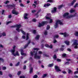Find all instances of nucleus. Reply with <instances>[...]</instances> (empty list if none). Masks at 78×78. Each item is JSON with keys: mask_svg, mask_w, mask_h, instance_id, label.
Returning a JSON list of instances; mask_svg holds the SVG:
<instances>
[{"mask_svg": "<svg viewBox=\"0 0 78 78\" xmlns=\"http://www.w3.org/2000/svg\"><path fill=\"white\" fill-rule=\"evenodd\" d=\"M52 22H53V20L52 19H50L49 21L50 23H51Z\"/></svg>", "mask_w": 78, "mask_h": 78, "instance_id": "473e14b6", "label": "nucleus"}, {"mask_svg": "<svg viewBox=\"0 0 78 78\" xmlns=\"http://www.w3.org/2000/svg\"><path fill=\"white\" fill-rule=\"evenodd\" d=\"M29 38V34H27L26 40H28V39Z\"/></svg>", "mask_w": 78, "mask_h": 78, "instance_id": "b1692460", "label": "nucleus"}, {"mask_svg": "<svg viewBox=\"0 0 78 78\" xmlns=\"http://www.w3.org/2000/svg\"><path fill=\"white\" fill-rule=\"evenodd\" d=\"M40 37V36L39 35H37L35 37V39H36V40H38Z\"/></svg>", "mask_w": 78, "mask_h": 78, "instance_id": "5701e85b", "label": "nucleus"}, {"mask_svg": "<svg viewBox=\"0 0 78 78\" xmlns=\"http://www.w3.org/2000/svg\"><path fill=\"white\" fill-rule=\"evenodd\" d=\"M73 45H76L74 47L75 48H78V46H77L78 45V44L77 43V40H75L74 41V43L73 44Z\"/></svg>", "mask_w": 78, "mask_h": 78, "instance_id": "0eeeda50", "label": "nucleus"}, {"mask_svg": "<svg viewBox=\"0 0 78 78\" xmlns=\"http://www.w3.org/2000/svg\"><path fill=\"white\" fill-rule=\"evenodd\" d=\"M30 42H31V40H30L28 41V42L27 43V44L25 45V46H24V48H27V47H28V45H29V44H30Z\"/></svg>", "mask_w": 78, "mask_h": 78, "instance_id": "f8f14e48", "label": "nucleus"}, {"mask_svg": "<svg viewBox=\"0 0 78 78\" xmlns=\"http://www.w3.org/2000/svg\"><path fill=\"white\" fill-rule=\"evenodd\" d=\"M34 50H36V51H34L33 52L31 51L30 52L31 56H33L34 55V58L35 59H40L41 57V56H38L37 55V51L39 50V48H34Z\"/></svg>", "mask_w": 78, "mask_h": 78, "instance_id": "f257e3e1", "label": "nucleus"}, {"mask_svg": "<svg viewBox=\"0 0 78 78\" xmlns=\"http://www.w3.org/2000/svg\"><path fill=\"white\" fill-rule=\"evenodd\" d=\"M44 34L45 36H46V35H47V30H45L44 32Z\"/></svg>", "mask_w": 78, "mask_h": 78, "instance_id": "a878e982", "label": "nucleus"}, {"mask_svg": "<svg viewBox=\"0 0 78 78\" xmlns=\"http://www.w3.org/2000/svg\"><path fill=\"white\" fill-rule=\"evenodd\" d=\"M57 61H58V62H60V61H61V59H57Z\"/></svg>", "mask_w": 78, "mask_h": 78, "instance_id": "6e6d98bb", "label": "nucleus"}, {"mask_svg": "<svg viewBox=\"0 0 78 78\" xmlns=\"http://www.w3.org/2000/svg\"><path fill=\"white\" fill-rule=\"evenodd\" d=\"M43 55L44 56H45L46 57H48V56H49L48 55H47V54H44Z\"/></svg>", "mask_w": 78, "mask_h": 78, "instance_id": "a19ab883", "label": "nucleus"}, {"mask_svg": "<svg viewBox=\"0 0 78 78\" xmlns=\"http://www.w3.org/2000/svg\"><path fill=\"white\" fill-rule=\"evenodd\" d=\"M39 1L38 0H36L35 1H34V3H35L36 5H37L38 3H39Z\"/></svg>", "mask_w": 78, "mask_h": 78, "instance_id": "f3484780", "label": "nucleus"}, {"mask_svg": "<svg viewBox=\"0 0 78 78\" xmlns=\"http://www.w3.org/2000/svg\"><path fill=\"white\" fill-rule=\"evenodd\" d=\"M53 66V63H52V64H49L48 65V66L50 67H52V66Z\"/></svg>", "mask_w": 78, "mask_h": 78, "instance_id": "393cba45", "label": "nucleus"}, {"mask_svg": "<svg viewBox=\"0 0 78 78\" xmlns=\"http://www.w3.org/2000/svg\"><path fill=\"white\" fill-rule=\"evenodd\" d=\"M76 2V0H74L71 3V5H73V4H74V3Z\"/></svg>", "mask_w": 78, "mask_h": 78, "instance_id": "bb28decb", "label": "nucleus"}, {"mask_svg": "<svg viewBox=\"0 0 78 78\" xmlns=\"http://www.w3.org/2000/svg\"><path fill=\"white\" fill-rule=\"evenodd\" d=\"M56 7H55L54 8V10L52 11V12L53 13L55 12H56Z\"/></svg>", "mask_w": 78, "mask_h": 78, "instance_id": "412c9836", "label": "nucleus"}, {"mask_svg": "<svg viewBox=\"0 0 78 78\" xmlns=\"http://www.w3.org/2000/svg\"><path fill=\"white\" fill-rule=\"evenodd\" d=\"M72 71H71V70L70 69L69 70V72H68L69 73H72Z\"/></svg>", "mask_w": 78, "mask_h": 78, "instance_id": "f704fd0d", "label": "nucleus"}, {"mask_svg": "<svg viewBox=\"0 0 78 78\" xmlns=\"http://www.w3.org/2000/svg\"><path fill=\"white\" fill-rule=\"evenodd\" d=\"M20 73H21V71H19L17 73L18 75H20Z\"/></svg>", "mask_w": 78, "mask_h": 78, "instance_id": "58836bf2", "label": "nucleus"}, {"mask_svg": "<svg viewBox=\"0 0 78 78\" xmlns=\"http://www.w3.org/2000/svg\"><path fill=\"white\" fill-rule=\"evenodd\" d=\"M66 61H70L71 59H66Z\"/></svg>", "mask_w": 78, "mask_h": 78, "instance_id": "052dcab7", "label": "nucleus"}, {"mask_svg": "<svg viewBox=\"0 0 78 78\" xmlns=\"http://www.w3.org/2000/svg\"><path fill=\"white\" fill-rule=\"evenodd\" d=\"M56 42H57L56 40H54V41H53L54 44H55V43H56Z\"/></svg>", "mask_w": 78, "mask_h": 78, "instance_id": "bf43d9fd", "label": "nucleus"}, {"mask_svg": "<svg viewBox=\"0 0 78 78\" xmlns=\"http://www.w3.org/2000/svg\"><path fill=\"white\" fill-rule=\"evenodd\" d=\"M67 50L69 51H71V49L70 48H68L67 49Z\"/></svg>", "mask_w": 78, "mask_h": 78, "instance_id": "0e129e2a", "label": "nucleus"}, {"mask_svg": "<svg viewBox=\"0 0 78 78\" xmlns=\"http://www.w3.org/2000/svg\"><path fill=\"white\" fill-rule=\"evenodd\" d=\"M2 72L0 71V75H2Z\"/></svg>", "mask_w": 78, "mask_h": 78, "instance_id": "774afa93", "label": "nucleus"}, {"mask_svg": "<svg viewBox=\"0 0 78 78\" xmlns=\"http://www.w3.org/2000/svg\"><path fill=\"white\" fill-rule=\"evenodd\" d=\"M69 13H65L63 16V17L64 18H66V19H69V18H70V17H75L76 16V13H75L74 15H70V16H69Z\"/></svg>", "mask_w": 78, "mask_h": 78, "instance_id": "7ed1b4c3", "label": "nucleus"}, {"mask_svg": "<svg viewBox=\"0 0 78 78\" xmlns=\"http://www.w3.org/2000/svg\"><path fill=\"white\" fill-rule=\"evenodd\" d=\"M19 64H20V62H18L16 65V66H18L19 65Z\"/></svg>", "mask_w": 78, "mask_h": 78, "instance_id": "ea45409f", "label": "nucleus"}, {"mask_svg": "<svg viewBox=\"0 0 78 78\" xmlns=\"http://www.w3.org/2000/svg\"><path fill=\"white\" fill-rule=\"evenodd\" d=\"M21 27V25L20 24L18 25V24H16L15 26H12V27H16L17 28L16 29V30L18 32H20V31H21V32L23 34L25 35L26 33L24 32V31H23V30H22V29H20L19 28H20Z\"/></svg>", "mask_w": 78, "mask_h": 78, "instance_id": "f03ea898", "label": "nucleus"}, {"mask_svg": "<svg viewBox=\"0 0 78 78\" xmlns=\"http://www.w3.org/2000/svg\"><path fill=\"white\" fill-rule=\"evenodd\" d=\"M78 5V3H76V5L74 6V8H76Z\"/></svg>", "mask_w": 78, "mask_h": 78, "instance_id": "37998d69", "label": "nucleus"}, {"mask_svg": "<svg viewBox=\"0 0 78 78\" xmlns=\"http://www.w3.org/2000/svg\"><path fill=\"white\" fill-rule=\"evenodd\" d=\"M60 34L61 35H64V37H66V36H69V34H67L66 32H65V33H60Z\"/></svg>", "mask_w": 78, "mask_h": 78, "instance_id": "1a4fd4ad", "label": "nucleus"}, {"mask_svg": "<svg viewBox=\"0 0 78 78\" xmlns=\"http://www.w3.org/2000/svg\"><path fill=\"white\" fill-rule=\"evenodd\" d=\"M33 33H34V34H35L36 33V31L35 30H34L33 31Z\"/></svg>", "mask_w": 78, "mask_h": 78, "instance_id": "72a5a7b5", "label": "nucleus"}, {"mask_svg": "<svg viewBox=\"0 0 78 78\" xmlns=\"http://www.w3.org/2000/svg\"><path fill=\"white\" fill-rule=\"evenodd\" d=\"M69 62H67L65 63V64H66V65H69Z\"/></svg>", "mask_w": 78, "mask_h": 78, "instance_id": "c9c22d12", "label": "nucleus"}, {"mask_svg": "<svg viewBox=\"0 0 78 78\" xmlns=\"http://www.w3.org/2000/svg\"><path fill=\"white\" fill-rule=\"evenodd\" d=\"M38 53L39 55H42V52L41 51H39L38 52Z\"/></svg>", "mask_w": 78, "mask_h": 78, "instance_id": "c85d7f7f", "label": "nucleus"}, {"mask_svg": "<svg viewBox=\"0 0 78 78\" xmlns=\"http://www.w3.org/2000/svg\"><path fill=\"white\" fill-rule=\"evenodd\" d=\"M53 58L55 60L56 59V55H55L53 56Z\"/></svg>", "mask_w": 78, "mask_h": 78, "instance_id": "2f4dec72", "label": "nucleus"}, {"mask_svg": "<svg viewBox=\"0 0 78 78\" xmlns=\"http://www.w3.org/2000/svg\"><path fill=\"white\" fill-rule=\"evenodd\" d=\"M46 19H50V18L46 16Z\"/></svg>", "mask_w": 78, "mask_h": 78, "instance_id": "864d4df0", "label": "nucleus"}, {"mask_svg": "<svg viewBox=\"0 0 78 78\" xmlns=\"http://www.w3.org/2000/svg\"><path fill=\"white\" fill-rule=\"evenodd\" d=\"M18 39V38L17 37H15L14 38V40H17Z\"/></svg>", "mask_w": 78, "mask_h": 78, "instance_id": "a18cd8bd", "label": "nucleus"}, {"mask_svg": "<svg viewBox=\"0 0 78 78\" xmlns=\"http://www.w3.org/2000/svg\"><path fill=\"white\" fill-rule=\"evenodd\" d=\"M27 16H28V14L27 13H25L24 15V17L25 19H28V17H27Z\"/></svg>", "mask_w": 78, "mask_h": 78, "instance_id": "dca6fc26", "label": "nucleus"}, {"mask_svg": "<svg viewBox=\"0 0 78 78\" xmlns=\"http://www.w3.org/2000/svg\"><path fill=\"white\" fill-rule=\"evenodd\" d=\"M2 36H6V33H5L4 32L2 33V35H0V37H2Z\"/></svg>", "mask_w": 78, "mask_h": 78, "instance_id": "a211bd4d", "label": "nucleus"}, {"mask_svg": "<svg viewBox=\"0 0 78 78\" xmlns=\"http://www.w3.org/2000/svg\"><path fill=\"white\" fill-rule=\"evenodd\" d=\"M16 48V46H14L13 47V49H12L10 51V52H11L12 53V55H14V56H16V55L17 56H19V52L18 51H16V54L14 53V52H15V48Z\"/></svg>", "mask_w": 78, "mask_h": 78, "instance_id": "20e7f679", "label": "nucleus"}, {"mask_svg": "<svg viewBox=\"0 0 78 78\" xmlns=\"http://www.w3.org/2000/svg\"><path fill=\"white\" fill-rule=\"evenodd\" d=\"M12 13L13 14H15L16 15H17V14H18V12H17L16 11V10H13L12 11Z\"/></svg>", "mask_w": 78, "mask_h": 78, "instance_id": "9b49d317", "label": "nucleus"}, {"mask_svg": "<svg viewBox=\"0 0 78 78\" xmlns=\"http://www.w3.org/2000/svg\"><path fill=\"white\" fill-rule=\"evenodd\" d=\"M64 5H61L58 6V9H60L61 8H62V7H64Z\"/></svg>", "mask_w": 78, "mask_h": 78, "instance_id": "4be33fe9", "label": "nucleus"}, {"mask_svg": "<svg viewBox=\"0 0 78 78\" xmlns=\"http://www.w3.org/2000/svg\"><path fill=\"white\" fill-rule=\"evenodd\" d=\"M30 59L31 60V61H33V59L31 57L30 58Z\"/></svg>", "mask_w": 78, "mask_h": 78, "instance_id": "338daca9", "label": "nucleus"}, {"mask_svg": "<svg viewBox=\"0 0 78 78\" xmlns=\"http://www.w3.org/2000/svg\"><path fill=\"white\" fill-rule=\"evenodd\" d=\"M58 24H59L60 25H63V23H62V22H61V20H58L57 21V22L55 25V28H57L58 26Z\"/></svg>", "mask_w": 78, "mask_h": 78, "instance_id": "39448f33", "label": "nucleus"}, {"mask_svg": "<svg viewBox=\"0 0 78 78\" xmlns=\"http://www.w3.org/2000/svg\"><path fill=\"white\" fill-rule=\"evenodd\" d=\"M32 21L34 22H35L36 21V19H33L32 20Z\"/></svg>", "mask_w": 78, "mask_h": 78, "instance_id": "3c124183", "label": "nucleus"}, {"mask_svg": "<svg viewBox=\"0 0 78 78\" xmlns=\"http://www.w3.org/2000/svg\"><path fill=\"white\" fill-rule=\"evenodd\" d=\"M58 37V35H55L54 37V38H57Z\"/></svg>", "mask_w": 78, "mask_h": 78, "instance_id": "7c9ffc66", "label": "nucleus"}, {"mask_svg": "<svg viewBox=\"0 0 78 78\" xmlns=\"http://www.w3.org/2000/svg\"><path fill=\"white\" fill-rule=\"evenodd\" d=\"M33 72V67H31L30 68L29 73H32Z\"/></svg>", "mask_w": 78, "mask_h": 78, "instance_id": "4468645a", "label": "nucleus"}, {"mask_svg": "<svg viewBox=\"0 0 78 78\" xmlns=\"http://www.w3.org/2000/svg\"><path fill=\"white\" fill-rule=\"evenodd\" d=\"M20 6H21L22 7H23V6H24V5H23V4L22 3L20 4Z\"/></svg>", "mask_w": 78, "mask_h": 78, "instance_id": "09e8293b", "label": "nucleus"}, {"mask_svg": "<svg viewBox=\"0 0 78 78\" xmlns=\"http://www.w3.org/2000/svg\"><path fill=\"white\" fill-rule=\"evenodd\" d=\"M53 0H48V2H52Z\"/></svg>", "mask_w": 78, "mask_h": 78, "instance_id": "c03bdc74", "label": "nucleus"}, {"mask_svg": "<svg viewBox=\"0 0 78 78\" xmlns=\"http://www.w3.org/2000/svg\"><path fill=\"white\" fill-rule=\"evenodd\" d=\"M74 34H75V36H78V32H76Z\"/></svg>", "mask_w": 78, "mask_h": 78, "instance_id": "cd10ccee", "label": "nucleus"}, {"mask_svg": "<svg viewBox=\"0 0 78 78\" xmlns=\"http://www.w3.org/2000/svg\"><path fill=\"white\" fill-rule=\"evenodd\" d=\"M32 6L33 8H36V5H35V4H33Z\"/></svg>", "mask_w": 78, "mask_h": 78, "instance_id": "79ce46f5", "label": "nucleus"}, {"mask_svg": "<svg viewBox=\"0 0 78 78\" xmlns=\"http://www.w3.org/2000/svg\"><path fill=\"white\" fill-rule=\"evenodd\" d=\"M50 29V26L48 25L47 27V30H48Z\"/></svg>", "mask_w": 78, "mask_h": 78, "instance_id": "4c0bfd02", "label": "nucleus"}, {"mask_svg": "<svg viewBox=\"0 0 78 78\" xmlns=\"http://www.w3.org/2000/svg\"><path fill=\"white\" fill-rule=\"evenodd\" d=\"M9 19H11V15H10L9 16Z\"/></svg>", "mask_w": 78, "mask_h": 78, "instance_id": "e2e57ef3", "label": "nucleus"}, {"mask_svg": "<svg viewBox=\"0 0 78 78\" xmlns=\"http://www.w3.org/2000/svg\"><path fill=\"white\" fill-rule=\"evenodd\" d=\"M48 23V22L47 21L43 22H42L41 23H39L38 25V27H42V26H44L45 24H47V23Z\"/></svg>", "mask_w": 78, "mask_h": 78, "instance_id": "423d86ee", "label": "nucleus"}, {"mask_svg": "<svg viewBox=\"0 0 78 78\" xmlns=\"http://www.w3.org/2000/svg\"><path fill=\"white\" fill-rule=\"evenodd\" d=\"M66 56V54H62V56H63V57H65Z\"/></svg>", "mask_w": 78, "mask_h": 78, "instance_id": "603ef678", "label": "nucleus"}, {"mask_svg": "<svg viewBox=\"0 0 78 78\" xmlns=\"http://www.w3.org/2000/svg\"><path fill=\"white\" fill-rule=\"evenodd\" d=\"M36 12V10L32 11V13H34V12Z\"/></svg>", "mask_w": 78, "mask_h": 78, "instance_id": "680f3d73", "label": "nucleus"}, {"mask_svg": "<svg viewBox=\"0 0 78 78\" xmlns=\"http://www.w3.org/2000/svg\"><path fill=\"white\" fill-rule=\"evenodd\" d=\"M65 44H66L67 45H69V43H70V42H69V41H66L65 42Z\"/></svg>", "mask_w": 78, "mask_h": 78, "instance_id": "aec40b11", "label": "nucleus"}, {"mask_svg": "<svg viewBox=\"0 0 78 78\" xmlns=\"http://www.w3.org/2000/svg\"><path fill=\"white\" fill-rule=\"evenodd\" d=\"M6 69V67H2L3 70H5V69Z\"/></svg>", "mask_w": 78, "mask_h": 78, "instance_id": "de8ad7c7", "label": "nucleus"}, {"mask_svg": "<svg viewBox=\"0 0 78 78\" xmlns=\"http://www.w3.org/2000/svg\"><path fill=\"white\" fill-rule=\"evenodd\" d=\"M77 73H78V71H76L74 72V74L75 75L76 74H77Z\"/></svg>", "mask_w": 78, "mask_h": 78, "instance_id": "4d7b16f0", "label": "nucleus"}, {"mask_svg": "<svg viewBox=\"0 0 78 78\" xmlns=\"http://www.w3.org/2000/svg\"><path fill=\"white\" fill-rule=\"evenodd\" d=\"M50 4L48 3L46 4H44V7H47V6H50Z\"/></svg>", "mask_w": 78, "mask_h": 78, "instance_id": "6ab92c4d", "label": "nucleus"}, {"mask_svg": "<svg viewBox=\"0 0 78 78\" xmlns=\"http://www.w3.org/2000/svg\"><path fill=\"white\" fill-rule=\"evenodd\" d=\"M45 46L46 47H49V48H52V45L51 44L49 46L48 44H45Z\"/></svg>", "mask_w": 78, "mask_h": 78, "instance_id": "ddd939ff", "label": "nucleus"}, {"mask_svg": "<svg viewBox=\"0 0 78 78\" xmlns=\"http://www.w3.org/2000/svg\"><path fill=\"white\" fill-rule=\"evenodd\" d=\"M23 69H26V66L25 65L23 67Z\"/></svg>", "mask_w": 78, "mask_h": 78, "instance_id": "69168bd1", "label": "nucleus"}, {"mask_svg": "<svg viewBox=\"0 0 78 78\" xmlns=\"http://www.w3.org/2000/svg\"><path fill=\"white\" fill-rule=\"evenodd\" d=\"M9 1H7L5 2H4V3H5V4H7V3H9Z\"/></svg>", "mask_w": 78, "mask_h": 78, "instance_id": "49530a36", "label": "nucleus"}, {"mask_svg": "<svg viewBox=\"0 0 78 78\" xmlns=\"http://www.w3.org/2000/svg\"><path fill=\"white\" fill-rule=\"evenodd\" d=\"M20 51H21V55H24V56H27V54L23 53V52H24V51H23V50L21 49L20 50Z\"/></svg>", "mask_w": 78, "mask_h": 78, "instance_id": "9d476101", "label": "nucleus"}, {"mask_svg": "<svg viewBox=\"0 0 78 78\" xmlns=\"http://www.w3.org/2000/svg\"><path fill=\"white\" fill-rule=\"evenodd\" d=\"M75 10L74 9H71L70 11V13L71 14H72V13H73V12H75Z\"/></svg>", "mask_w": 78, "mask_h": 78, "instance_id": "2eb2a0df", "label": "nucleus"}, {"mask_svg": "<svg viewBox=\"0 0 78 78\" xmlns=\"http://www.w3.org/2000/svg\"><path fill=\"white\" fill-rule=\"evenodd\" d=\"M37 75H35L34 76V78H37Z\"/></svg>", "mask_w": 78, "mask_h": 78, "instance_id": "8fccbe9b", "label": "nucleus"}, {"mask_svg": "<svg viewBox=\"0 0 78 78\" xmlns=\"http://www.w3.org/2000/svg\"><path fill=\"white\" fill-rule=\"evenodd\" d=\"M12 23V21H9L8 22H7L6 24V25H8L9 23Z\"/></svg>", "mask_w": 78, "mask_h": 78, "instance_id": "c756f323", "label": "nucleus"}, {"mask_svg": "<svg viewBox=\"0 0 78 78\" xmlns=\"http://www.w3.org/2000/svg\"><path fill=\"white\" fill-rule=\"evenodd\" d=\"M0 61H2V62H3V59L2 58H0Z\"/></svg>", "mask_w": 78, "mask_h": 78, "instance_id": "5fc2aeb1", "label": "nucleus"}, {"mask_svg": "<svg viewBox=\"0 0 78 78\" xmlns=\"http://www.w3.org/2000/svg\"><path fill=\"white\" fill-rule=\"evenodd\" d=\"M47 76V74H45L44 75H43V78H44V77H45V76Z\"/></svg>", "mask_w": 78, "mask_h": 78, "instance_id": "e433bc0d", "label": "nucleus"}, {"mask_svg": "<svg viewBox=\"0 0 78 78\" xmlns=\"http://www.w3.org/2000/svg\"><path fill=\"white\" fill-rule=\"evenodd\" d=\"M55 68L56 72H61V70L60 69V68H59V67L57 66H55Z\"/></svg>", "mask_w": 78, "mask_h": 78, "instance_id": "6e6552de", "label": "nucleus"}, {"mask_svg": "<svg viewBox=\"0 0 78 78\" xmlns=\"http://www.w3.org/2000/svg\"><path fill=\"white\" fill-rule=\"evenodd\" d=\"M5 12V10H3L2 11V14H4V12Z\"/></svg>", "mask_w": 78, "mask_h": 78, "instance_id": "13d9d810", "label": "nucleus"}]
</instances>
